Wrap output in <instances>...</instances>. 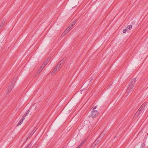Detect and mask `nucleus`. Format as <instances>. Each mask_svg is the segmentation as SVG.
<instances>
[{
    "instance_id": "obj_1",
    "label": "nucleus",
    "mask_w": 148,
    "mask_h": 148,
    "mask_svg": "<svg viewBox=\"0 0 148 148\" xmlns=\"http://www.w3.org/2000/svg\"><path fill=\"white\" fill-rule=\"evenodd\" d=\"M136 82V78H134L130 81L128 85L126 91L125 93V96H127L132 90Z\"/></svg>"
},
{
    "instance_id": "obj_2",
    "label": "nucleus",
    "mask_w": 148,
    "mask_h": 148,
    "mask_svg": "<svg viewBox=\"0 0 148 148\" xmlns=\"http://www.w3.org/2000/svg\"><path fill=\"white\" fill-rule=\"evenodd\" d=\"M15 80H13L12 82L11 83V84L10 85H9L7 88V90H6V92L7 93H9L12 90V88L14 86V83L13 82H14V81Z\"/></svg>"
},
{
    "instance_id": "obj_3",
    "label": "nucleus",
    "mask_w": 148,
    "mask_h": 148,
    "mask_svg": "<svg viewBox=\"0 0 148 148\" xmlns=\"http://www.w3.org/2000/svg\"><path fill=\"white\" fill-rule=\"evenodd\" d=\"M146 105V104L145 103H143L138 109L137 113L138 114H141L142 112V111L144 109Z\"/></svg>"
},
{
    "instance_id": "obj_4",
    "label": "nucleus",
    "mask_w": 148,
    "mask_h": 148,
    "mask_svg": "<svg viewBox=\"0 0 148 148\" xmlns=\"http://www.w3.org/2000/svg\"><path fill=\"white\" fill-rule=\"evenodd\" d=\"M99 114V112L97 110H93L92 112L91 117L93 118H95Z\"/></svg>"
},
{
    "instance_id": "obj_5",
    "label": "nucleus",
    "mask_w": 148,
    "mask_h": 148,
    "mask_svg": "<svg viewBox=\"0 0 148 148\" xmlns=\"http://www.w3.org/2000/svg\"><path fill=\"white\" fill-rule=\"evenodd\" d=\"M46 60L44 62L43 64L40 67V69L38 70L37 72L36 73V75L38 74H39L42 70L44 68V67H45V65L46 64L45 63Z\"/></svg>"
},
{
    "instance_id": "obj_6",
    "label": "nucleus",
    "mask_w": 148,
    "mask_h": 148,
    "mask_svg": "<svg viewBox=\"0 0 148 148\" xmlns=\"http://www.w3.org/2000/svg\"><path fill=\"white\" fill-rule=\"evenodd\" d=\"M101 139L98 137L95 140V141L93 143L92 145V146L93 147H95L96 145L98 144V142H99Z\"/></svg>"
},
{
    "instance_id": "obj_7",
    "label": "nucleus",
    "mask_w": 148,
    "mask_h": 148,
    "mask_svg": "<svg viewBox=\"0 0 148 148\" xmlns=\"http://www.w3.org/2000/svg\"><path fill=\"white\" fill-rule=\"evenodd\" d=\"M105 134V132L103 131L102 132L101 134L99 135L98 137H99L100 138L101 140L102 138L103 137Z\"/></svg>"
},
{
    "instance_id": "obj_8",
    "label": "nucleus",
    "mask_w": 148,
    "mask_h": 148,
    "mask_svg": "<svg viewBox=\"0 0 148 148\" xmlns=\"http://www.w3.org/2000/svg\"><path fill=\"white\" fill-rule=\"evenodd\" d=\"M5 21V20L4 19L1 22V24L0 25V30L1 29L4 25Z\"/></svg>"
},
{
    "instance_id": "obj_9",
    "label": "nucleus",
    "mask_w": 148,
    "mask_h": 148,
    "mask_svg": "<svg viewBox=\"0 0 148 148\" xmlns=\"http://www.w3.org/2000/svg\"><path fill=\"white\" fill-rule=\"evenodd\" d=\"M36 130L35 128L29 134V137H31L34 134Z\"/></svg>"
},
{
    "instance_id": "obj_10",
    "label": "nucleus",
    "mask_w": 148,
    "mask_h": 148,
    "mask_svg": "<svg viewBox=\"0 0 148 148\" xmlns=\"http://www.w3.org/2000/svg\"><path fill=\"white\" fill-rule=\"evenodd\" d=\"M77 21V20L76 19H75L73 22L71 23V25H72V26H73L74 25H75Z\"/></svg>"
},
{
    "instance_id": "obj_11",
    "label": "nucleus",
    "mask_w": 148,
    "mask_h": 148,
    "mask_svg": "<svg viewBox=\"0 0 148 148\" xmlns=\"http://www.w3.org/2000/svg\"><path fill=\"white\" fill-rule=\"evenodd\" d=\"M23 119H21V120L19 121L18 124L17 125V126H18L21 125L22 123L23 122Z\"/></svg>"
},
{
    "instance_id": "obj_12",
    "label": "nucleus",
    "mask_w": 148,
    "mask_h": 148,
    "mask_svg": "<svg viewBox=\"0 0 148 148\" xmlns=\"http://www.w3.org/2000/svg\"><path fill=\"white\" fill-rule=\"evenodd\" d=\"M61 66H60V65L59 64H58L57 65V66H56V70H57V69L58 70H60V68L61 67Z\"/></svg>"
},
{
    "instance_id": "obj_13",
    "label": "nucleus",
    "mask_w": 148,
    "mask_h": 148,
    "mask_svg": "<svg viewBox=\"0 0 148 148\" xmlns=\"http://www.w3.org/2000/svg\"><path fill=\"white\" fill-rule=\"evenodd\" d=\"M127 29H129V30L131 29L132 28V25H128L126 27Z\"/></svg>"
},
{
    "instance_id": "obj_14",
    "label": "nucleus",
    "mask_w": 148,
    "mask_h": 148,
    "mask_svg": "<svg viewBox=\"0 0 148 148\" xmlns=\"http://www.w3.org/2000/svg\"><path fill=\"white\" fill-rule=\"evenodd\" d=\"M58 71V70L57 69V70H56V68H54V70L52 71V74L55 73L56 72H57Z\"/></svg>"
},
{
    "instance_id": "obj_15",
    "label": "nucleus",
    "mask_w": 148,
    "mask_h": 148,
    "mask_svg": "<svg viewBox=\"0 0 148 148\" xmlns=\"http://www.w3.org/2000/svg\"><path fill=\"white\" fill-rule=\"evenodd\" d=\"M69 30H70L67 29V28L64 31V33L66 34L69 31Z\"/></svg>"
},
{
    "instance_id": "obj_16",
    "label": "nucleus",
    "mask_w": 148,
    "mask_h": 148,
    "mask_svg": "<svg viewBox=\"0 0 148 148\" xmlns=\"http://www.w3.org/2000/svg\"><path fill=\"white\" fill-rule=\"evenodd\" d=\"M32 145V143H30L25 148H30Z\"/></svg>"
},
{
    "instance_id": "obj_17",
    "label": "nucleus",
    "mask_w": 148,
    "mask_h": 148,
    "mask_svg": "<svg viewBox=\"0 0 148 148\" xmlns=\"http://www.w3.org/2000/svg\"><path fill=\"white\" fill-rule=\"evenodd\" d=\"M30 110V109H29L27 111V112L25 114V115L27 116L29 113V112Z\"/></svg>"
},
{
    "instance_id": "obj_18",
    "label": "nucleus",
    "mask_w": 148,
    "mask_h": 148,
    "mask_svg": "<svg viewBox=\"0 0 148 148\" xmlns=\"http://www.w3.org/2000/svg\"><path fill=\"white\" fill-rule=\"evenodd\" d=\"M145 144L144 143H143L141 145L140 148H145Z\"/></svg>"
},
{
    "instance_id": "obj_19",
    "label": "nucleus",
    "mask_w": 148,
    "mask_h": 148,
    "mask_svg": "<svg viewBox=\"0 0 148 148\" xmlns=\"http://www.w3.org/2000/svg\"><path fill=\"white\" fill-rule=\"evenodd\" d=\"M62 61H60V62H59V63L58 64H59L61 66H62V64L63 63L62 62Z\"/></svg>"
},
{
    "instance_id": "obj_20",
    "label": "nucleus",
    "mask_w": 148,
    "mask_h": 148,
    "mask_svg": "<svg viewBox=\"0 0 148 148\" xmlns=\"http://www.w3.org/2000/svg\"><path fill=\"white\" fill-rule=\"evenodd\" d=\"M73 26H72V25H71V26H69L68 27H67V29H69V30H70L71 29V28L73 27Z\"/></svg>"
},
{
    "instance_id": "obj_21",
    "label": "nucleus",
    "mask_w": 148,
    "mask_h": 148,
    "mask_svg": "<svg viewBox=\"0 0 148 148\" xmlns=\"http://www.w3.org/2000/svg\"><path fill=\"white\" fill-rule=\"evenodd\" d=\"M26 116L25 115V114H24V115L23 116V117H22L21 119H23V120L25 119V117Z\"/></svg>"
},
{
    "instance_id": "obj_22",
    "label": "nucleus",
    "mask_w": 148,
    "mask_h": 148,
    "mask_svg": "<svg viewBox=\"0 0 148 148\" xmlns=\"http://www.w3.org/2000/svg\"><path fill=\"white\" fill-rule=\"evenodd\" d=\"M26 116L25 115V114H24V115L23 116V117H22L21 119H23V120L25 119V117Z\"/></svg>"
},
{
    "instance_id": "obj_23",
    "label": "nucleus",
    "mask_w": 148,
    "mask_h": 148,
    "mask_svg": "<svg viewBox=\"0 0 148 148\" xmlns=\"http://www.w3.org/2000/svg\"><path fill=\"white\" fill-rule=\"evenodd\" d=\"M61 61H62V63H64L65 61V59H64V58H63L61 60Z\"/></svg>"
},
{
    "instance_id": "obj_24",
    "label": "nucleus",
    "mask_w": 148,
    "mask_h": 148,
    "mask_svg": "<svg viewBox=\"0 0 148 148\" xmlns=\"http://www.w3.org/2000/svg\"><path fill=\"white\" fill-rule=\"evenodd\" d=\"M84 141H85V140H84L83 141H82L81 142V143L80 145H81L82 146L83 145V143H84Z\"/></svg>"
},
{
    "instance_id": "obj_25",
    "label": "nucleus",
    "mask_w": 148,
    "mask_h": 148,
    "mask_svg": "<svg viewBox=\"0 0 148 148\" xmlns=\"http://www.w3.org/2000/svg\"><path fill=\"white\" fill-rule=\"evenodd\" d=\"M126 31H127V29H124L123 30V33H125L126 32Z\"/></svg>"
},
{
    "instance_id": "obj_26",
    "label": "nucleus",
    "mask_w": 148,
    "mask_h": 148,
    "mask_svg": "<svg viewBox=\"0 0 148 148\" xmlns=\"http://www.w3.org/2000/svg\"><path fill=\"white\" fill-rule=\"evenodd\" d=\"M92 108L93 110H94L97 108V107L96 106H93L92 107Z\"/></svg>"
},
{
    "instance_id": "obj_27",
    "label": "nucleus",
    "mask_w": 148,
    "mask_h": 148,
    "mask_svg": "<svg viewBox=\"0 0 148 148\" xmlns=\"http://www.w3.org/2000/svg\"><path fill=\"white\" fill-rule=\"evenodd\" d=\"M82 146L80 145L77 147V148H81Z\"/></svg>"
},
{
    "instance_id": "obj_28",
    "label": "nucleus",
    "mask_w": 148,
    "mask_h": 148,
    "mask_svg": "<svg viewBox=\"0 0 148 148\" xmlns=\"http://www.w3.org/2000/svg\"><path fill=\"white\" fill-rule=\"evenodd\" d=\"M65 34V33H64V32H63V33L62 34V36H64L65 35V34Z\"/></svg>"
},
{
    "instance_id": "obj_29",
    "label": "nucleus",
    "mask_w": 148,
    "mask_h": 148,
    "mask_svg": "<svg viewBox=\"0 0 148 148\" xmlns=\"http://www.w3.org/2000/svg\"><path fill=\"white\" fill-rule=\"evenodd\" d=\"M37 108V106H36L35 107L34 109H36Z\"/></svg>"
},
{
    "instance_id": "obj_30",
    "label": "nucleus",
    "mask_w": 148,
    "mask_h": 148,
    "mask_svg": "<svg viewBox=\"0 0 148 148\" xmlns=\"http://www.w3.org/2000/svg\"><path fill=\"white\" fill-rule=\"evenodd\" d=\"M49 61V60H47V63H48V61Z\"/></svg>"
},
{
    "instance_id": "obj_31",
    "label": "nucleus",
    "mask_w": 148,
    "mask_h": 148,
    "mask_svg": "<svg viewBox=\"0 0 148 148\" xmlns=\"http://www.w3.org/2000/svg\"><path fill=\"white\" fill-rule=\"evenodd\" d=\"M92 81V79H90V82H91Z\"/></svg>"
}]
</instances>
